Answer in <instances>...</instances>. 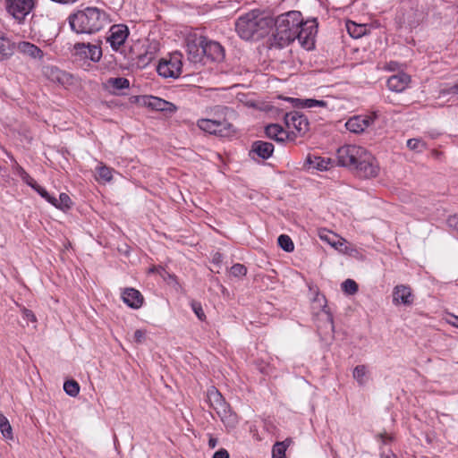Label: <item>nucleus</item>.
Wrapping results in <instances>:
<instances>
[{
  "mask_svg": "<svg viewBox=\"0 0 458 458\" xmlns=\"http://www.w3.org/2000/svg\"><path fill=\"white\" fill-rule=\"evenodd\" d=\"M273 26L276 29L274 39L279 47H284L297 40L306 50L314 48L318 33L316 20L304 21L300 12L291 11L277 16L274 20Z\"/></svg>",
  "mask_w": 458,
  "mask_h": 458,
  "instance_id": "f257e3e1",
  "label": "nucleus"
},
{
  "mask_svg": "<svg viewBox=\"0 0 458 458\" xmlns=\"http://www.w3.org/2000/svg\"><path fill=\"white\" fill-rule=\"evenodd\" d=\"M338 164L342 166L355 170L362 178H373L379 173V165L365 148L358 145H344L338 148Z\"/></svg>",
  "mask_w": 458,
  "mask_h": 458,
  "instance_id": "f03ea898",
  "label": "nucleus"
},
{
  "mask_svg": "<svg viewBox=\"0 0 458 458\" xmlns=\"http://www.w3.org/2000/svg\"><path fill=\"white\" fill-rule=\"evenodd\" d=\"M68 22L72 30L78 34H94L108 25L111 19L104 9L88 6L71 13Z\"/></svg>",
  "mask_w": 458,
  "mask_h": 458,
  "instance_id": "7ed1b4c3",
  "label": "nucleus"
},
{
  "mask_svg": "<svg viewBox=\"0 0 458 458\" xmlns=\"http://www.w3.org/2000/svg\"><path fill=\"white\" fill-rule=\"evenodd\" d=\"M274 19L259 10H253L241 15L235 22V30L245 39H253L265 37L270 31Z\"/></svg>",
  "mask_w": 458,
  "mask_h": 458,
  "instance_id": "20e7f679",
  "label": "nucleus"
},
{
  "mask_svg": "<svg viewBox=\"0 0 458 458\" xmlns=\"http://www.w3.org/2000/svg\"><path fill=\"white\" fill-rule=\"evenodd\" d=\"M182 58L178 52L171 54L168 58H163L157 68L158 74L164 78H178L182 73Z\"/></svg>",
  "mask_w": 458,
  "mask_h": 458,
  "instance_id": "39448f33",
  "label": "nucleus"
},
{
  "mask_svg": "<svg viewBox=\"0 0 458 458\" xmlns=\"http://www.w3.org/2000/svg\"><path fill=\"white\" fill-rule=\"evenodd\" d=\"M4 5L6 12L21 24L33 10L35 0H4Z\"/></svg>",
  "mask_w": 458,
  "mask_h": 458,
  "instance_id": "423d86ee",
  "label": "nucleus"
},
{
  "mask_svg": "<svg viewBox=\"0 0 458 458\" xmlns=\"http://www.w3.org/2000/svg\"><path fill=\"white\" fill-rule=\"evenodd\" d=\"M197 126L203 131L209 134L227 136L232 131V124L225 119H199Z\"/></svg>",
  "mask_w": 458,
  "mask_h": 458,
  "instance_id": "0eeeda50",
  "label": "nucleus"
},
{
  "mask_svg": "<svg viewBox=\"0 0 458 458\" xmlns=\"http://www.w3.org/2000/svg\"><path fill=\"white\" fill-rule=\"evenodd\" d=\"M129 34V29L125 24L112 25L107 32L106 42L117 52L123 47Z\"/></svg>",
  "mask_w": 458,
  "mask_h": 458,
  "instance_id": "6e6552de",
  "label": "nucleus"
},
{
  "mask_svg": "<svg viewBox=\"0 0 458 458\" xmlns=\"http://www.w3.org/2000/svg\"><path fill=\"white\" fill-rule=\"evenodd\" d=\"M202 54L213 61H221L225 56L223 47L216 41H202L200 48L196 47L193 53L194 61L200 60Z\"/></svg>",
  "mask_w": 458,
  "mask_h": 458,
  "instance_id": "1a4fd4ad",
  "label": "nucleus"
},
{
  "mask_svg": "<svg viewBox=\"0 0 458 458\" xmlns=\"http://www.w3.org/2000/svg\"><path fill=\"white\" fill-rule=\"evenodd\" d=\"M376 118L377 114L375 113L354 115L347 120L345 127L351 132L361 133L374 123Z\"/></svg>",
  "mask_w": 458,
  "mask_h": 458,
  "instance_id": "9d476101",
  "label": "nucleus"
},
{
  "mask_svg": "<svg viewBox=\"0 0 458 458\" xmlns=\"http://www.w3.org/2000/svg\"><path fill=\"white\" fill-rule=\"evenodd\" d=\"M284 123L288 129H294L299 134H304L309 130L307 117L298 111L287 113L284 116Z\"/></svg>",
  "mask_w": 458,
  "mask_h": 458,
  "instance_id": "9b49d317",
  "label": "nucleus"
},
{
  "mask_svg": "<svg viewBox=\"0 0 458 458\" xmlns=\"http://www.w3.org/2000/svg\"><path fill=\"white\" fill-rule=\"evenodd\" d=\"M74 48L77 55L95 63L98 62L102 57V49L100 46L96 44L78 43Z\"/></svg>",
  "mask_w": 458,
  "mask_h": 458,
  "instance_id": "f8f14e48",
  "label": "nucleus"
},
{
  "mask_svg": "<svg viewBox=\"0 0 458 458\" xmlns=\"http://www.w3.org/2000/svg\"><path fill=\"white\" fill-rule=\"evenodd\" d=\"M414 301V295L410 286L398 284L393 289V303L411 306Z\"/></svg>",
  "mask_w": 458,
  "mask_h": 458,
  "instance_id": "ddd939ff",
  "label": "nucleus"
},
{
  "mask_svg": "<svg viewBox=\"0 0 458 458\" xmlns=\"http://www.w3.org/2000/svg\"><path fill=\"white\" fill-rule=\"evenodd\" d=\"M410 82V75L404 72H400L389 77L386 85L391 91L400 93L408 88Z\"/></svg>",
  "mask_w": 458,
  "mask_h": 458,
  "instance_id": "4468645a",
  "label": "nucleus"
},
{
  "mask_svg": "<svg viewBox=\"0 0 458 458\" xmlns=\"http://www.w3.org/2000/svg\"><path fill=\"white\" fill-rule=\"evenodd\" d=\"M122 299L130 308L140 309L143 304V296L140 291L134 288H126L123 292Z\"/></svg>",
  "mask_w": 458,
  "mask_h": 458,
  "instance_id": "2eb2a0df",
  "label": "nucleus"
},
{
  "mask_svg": "<svg viewBox=\"0 0 458 458\" xmlns=\"http://www.w3.org/2000/svg\"><path fill=\"white\" fill-rule=\"evenodd\" d=\"M216 411L227 428H234L238 424V416L231 410L228 403L223 405L221 409H217Z\"/></svg>",
  "mask_w": 458,
  "mask_h": 458,
  "instance_id": "dca6fc26",
  "label": "nucleus"
},
{
  "mask_svg": "<svg viewBox=\"0 0 458 458\" xmlns=\"http://www.w3.org/2000/svg\"><path fill=\"white\" fill-rule=\"evenodd\" d=\"M145 105L157 111H165L168 113H174L177 110V107L170 102H167L157 97L149 96L145 100Z\"/></svg>",
  "mask_w": 458,
  "mask_h": 458,
  "instance_id": "f3484780",
  "label": "nucleus"
},
{
  "mask_svg": "<svg viewBox=\"0 0 458 458\" xmlns=\"http://www.w3.org/2000/svg\"><path fill=\"white\" fill-rule=\"evenodd\" d=\"M17 49L22 55L35 60H42L44 57L43 51L36 45L28 41L20 42L17 46Z\"/></svg>",
  "mask_w": 458,
  "mask_h": 458,
  "instance_id": "a211bd4d",
  "label": "nucleus"
},
{
  "mask_svg": "<svg viewBox=\"0 0 458 458\" xmlns=\"http://www.w3.org/2000/svg\"><path fill=\"white\" fill-rule=\"evenodd\" d=\"M251 151L262 159H267L274 152V145L270 142L257 140L252 144Z\"/></svg>",
  "mask_w": 458,
  "mask_h": 458,
  "instance_id": "6ab92c4d",
  "label": "nucleus"
},
{
  "mask_svg": "<svg viewBox=\"0 0 458 458\" xmlns=\"http://www.w3.org/2000/svg\"><path fill=\"white\" fill-rule=\"evenodd\" d=\"M319 237L322 241L327 242L329 243L332 247H334L335 250H339L342 253H348L349 248L346 245V242L343 238H338L335 234L330 233H320Z\"/></svg>",
  "mask_w": 458,
  "mask_h": 458,
  "instance_id": "aec40b11",
  "label": "nucleus"
},
{
  "mask_svg": "<svg viewBox=\"0 0 458 458\" xmlns=\"http://www.w3.org/2000/svg\"><path fill=\"white\" fill-rule=\"evenodd\" d=\"M266 135L274 140L283 142L288 138V132L279 124L272 123L266 127Z\"/></svg>",
  "mask_w": 458,
  "mask_h": 458,
  "instance_id": "412c9836",
  "label": "nucleus"
},
{
  "mask_svg": "<svg viewBox=\"0 0 458 458\" xmlns=\"http://www.w3.org/2000/svg\"><path fill=\"white\" fill-rule=\"evenodd\" d=\"M307 163L309 164L310 168L325 171L329 169L332 162L330 158H325L315 155H309L307 157Z\"/></svg>",
  "mask_w": 458,
  "mask_h": 458,
  "instance_id": "4be33fe9",
  "label": "nucleus"
},
{
  "mask_svg": "<svg viewBox=\"0 0 458 458\" xmlns=\"http://www.w3.org/2000/svg\"><path fill=\"white\" fill-rule=\"evenodd\" d=\"M446 96H449L446 102H455L458 101V83L457 84H448L443 86L437 95V98L440 99L442 98H445Z\"/></svg>",
  "mask_w": 458,
  "mask_h": 458,
  "instance_id": "5701e85b",
  "label": "nucleus"
},
{
  "mask_svg": "<svg viewBox=\"0 0 458 458\" xmlns=\"http://www.w3.org/2000/svg\"><path fill=\"white\" fill-rule=\"evenodd\" d=\"M208 400L210 407H212L215 411L221 409L223 405L227 403L223 395L215 387L208 389Z\"/></svg>",
  "mask_w": 458,
  "mask_h": 458,
  "instance_id": "b1692460",
  "label": "nucleus"
},
{
  "mask_svg": "<svg viewBox=\"0 0 458 458\" xmlns=\"http://www.w3.org/2000/svg\"><path fill=\"white\" fill-rule=\"evenodd\" d=\"M46 76L55 82L64 83L67 74L55 66H47L45 68Z\"/></svg>",
  "mask_w": 458,
  "mask_h": 458,
  "instance_id": "393cba45",
  "label": "nucleus"
},
{
  "mask_svg": "<svg viewBox=\"0 0 458 458\" xmlns=\"http://www.w3.org/2000/svg\"><path fill=\"white\" fill-rule=\"evenodd\" d=\"M346 30L349 35L353 38H360L367 32V28L365 25L358 24L354 21H347Z\"/></svg>",
  "mask_w": 458,
  "mask_h": 458,
  "instance_id": "a878e982",
  "label": "nucleus"
},
{
  "mask_svg": "<svg viewBox=\"0 0 458 458\" xmlns=\"http://www.w3.org/2000/svg\"><path fill=\"white\" fill-rule=\"evenodd\" d=\"M13 54L10 40L4 35H0V60L7 59Z\"/></svg>",
  "mask_w": 458,
  "mask_h": 458,
  "instance_id": "bb28decb",
  "label": "nucleus"
},
{
  "mask_svg": "<svg viewBox=\"0 0 458 458\" xmlns=\"http://www.w3.org/2000/svg\"><path fill=\"white\" fill-rule=\"evenodd\" d=\"M0 431L5 439L12 440L13 438L11 424L2 413H0Z\"/></svg>",
  "mask_w": 458,
  "mask_h": 458,
  "instance_id": "cd10ccee",
  "label": "nucleus"
},
{
  "mask_svg": "<svg viewBox=\"0 0 458 458\" xmlns=\"http://www.w3.org/2000/svg\"><path fill=\"white\" fill-rule=\"evenodd\" d=\"M53 200L51 204L62 210L70 208L72 205V200L66 193H61L58 199L54 197Z\"/></svg>",
  "mask_w": 458,
  "mask_h": 458,
  "instance_id": "c85d7f7f",
  "label": "nucleus"
},
{
  "mask_svg": "<svg viewBox=\"0 0 458 458\" xmlns=\"http://www.w3.org/2000/svg\"><path fill=\"white\" fill-rule=\"evenodd\" d=\"M107 83L109 86L116 89H124L130 87L129 81L123 77L110 78L108 79Z\"/></svg>",
  "mask_w": 458,
  "mask_h": 458,
  "instance_id": "c756f323",
  "label": "nucleus"
},
{
  "mask_svg": "<svg viewBox=\"0 0 458 458\" xmlns=\"http://www.w3.org/2000/svg\"><path fill=\"white\" fill-rule=\"evenodd\" d=\"M353 377L359 383V385H364L366 383L367 368L364 365H358L353 369Z\"/></svg>",
  "mask_w": 458,
  "mask_h": 458,
  "instance_id": "7c9ffc66",
  "label": "nucleus"
},
{
  "mask_svg": "<svg viewBox=\"0 0 458 458\" xmlns=\"http://www.w3.org/2000/svg\"><path fill=\"white\" fill-rule=\"evenodd\" d=\"M64 392L72 397H75L79 394L80 386L75 380H67L64 384Z\"/></svg>",
  "mask_w": 458,
  "mask_h": 458,
  "instance_id": "2f4dec72",
  "label": "nucleus"
},
{
  "mask_svg": "<svg viewBox=\"0 0 458 458\" xmlns=\"http://www.w3.org/2000/svg\"><path fill=\"white\" fill-rule=\"evenodd\" d=\"M286 448V441L276 443L272 450V458H285Z\"/></svg>",
  "mask_w": 458,
  "mask_h": 458,
  "instance_id": "473e14b6",
  "label": "nucleus"
},
{
  "mask_svg": "<svg viewBox=\"0 0 458 458\" xmlns=\"http://www.w3.org/2000/svg\"><path fill=\"white\" fill-rule=\"evenodd\" d=\"M277 242H278L279 246L284 250H285L287 252H291L294 249V244H293L292 239L288 235H286V234H281L278 237Z\"/></svg>",
  "mask_w": 458,
  "mask_h": 458,
  "instance_id": "72a5a7b5",
  "label": "nucleus"
},
{
  "mask_svg": "<svg viewBox=\"0 0 458 458\" xmlns=\"http://www.w3.org/2000/svg\"><path fill=\"white\" fill-rule=\"evenodd\" d=\"M342 290L349 295H353L358 292V284L352 279H346L342 283Z\"/></svg>",
  "mask_w": 458,
  "mask_h": 458,
  "instance_id": "f704fd0d",
  "label": "nucleus"
},
{
  "mask_svg": "<svg viewBox=\"0 0 458 458\" xmlns=\"http://www.w3.org/2000/svg\"><path fill=\"white\" fill-rule=\"evenodd\" d=\"M407 147L414 151L422 152L426 149V144L420 139H410L407 140Z\"/></svg>",
  "mask_w": 458,
  "mask_h": 458,
  "instance_id": "c9c22d12",
  "label": "nucleus"
},
{
  "mask_svg": "<svg viewBox=\"0 0 458 458\" xmlns=\"http://www.w3.org/2000/svg\"><path fill=\"white\" fill-rule=\"evenodd\" d=\"M295 101H298L301 103V106L302 107H306V108H313V107H317V106H320V107H325L327 106V103L323 100H316V99H304V100H300V99H295Z\"/></svg>",
  "mask_w": 458,
  "mask_h": 458,
  "instance_id": "e433bc0d",
  "label": "nucleus"
},
{
  "mask_svg": "<svg viewBox=\"0 0 458 458\" xmlns=\"http://www.w3.org/2000/svg\"><path fill=\"white\" fill-rule=\"evenodd\" d=\"M97 171L99 179L103 180L104 182H110L112 180L113 169L106 165H100L98 167Z\"/></svg>",
  "mask_w": 458,
  "mask_h": 458,
  "instance_id": "4c0bfd02",
  "label": "nucleus"
},
{
  "mask_svg": "<svg viewBox=\"0 0 458 458\" xmlns=\"http://www.w3.org/2000/svg\"><path fill=\"white\" fill-rule=\"evenodd\" d=\"M230 273L235 277H242L247 273V268L244 265L237 263L231 267Z\"/></svg>",
  "mask_w": 458,
  "mask_h": 458,
  "instance_id": "58836bf2",
  "label": "nucleus"
},
{
  "mask_svg": "<svg viewBox=\"0 0 458 458\" xmlns=\"http://www.w3.org/2000/svg\"><path fill=\"white\" fill-rule=\"evenodd\" d=\"M191 306V309H192L193 312L198 317V318L199 320L203 321L206 318V315L204 313V310L202 309V306H201L200 302L192 301Z\"/></svg>",
  "mask_w": 458,
  "mask_h": 458,
  "instance_id": "ea45409f",
  "label": "nucleus"
},
{
  "mask_svg": "<svg viewBox=\"0 0 458 458\" xmlns=\"http://www.w3.org/2000/svg\"><path fill=\"white\" fill-rule=\"evenodd\" d=\"M33 190H35L43 199H45L50 204L52 203V201H54L53 200L54 196L50 195L46 191V189H44L40 185L37 184L36 188H34Z\"/></svg>",
  "mask_w": 458,
  "mask_h": 458,
  "instance_id": "a19ab883",
  "label": "nucleus"
},
{
  "mask_svg": "<svg viewBox=\"0 0 458 458\" xmlns=\"http://www.w3.org/2000/svg\"><path fill=\"white\" fill-rule=\"evenodd\" d=\"M147 332L146 330L138 329L133 334V341L137 344H141L146 339Z\"/></svg>",
  "mask_w": 458,
  "mask_h": 458,
  "instance_id": "79ce46f5",
  "label": "nucleus"
},
{
  "mask_svg": "<svg viewBox=\"0 0 458 458\" xmlns=\"http://www.w3.org/2000/svg\"><path fill=\"white\" fill-rule=\"evenodd\" d=\"M21 179L32 189L36 188L38 184L37 182L28 173H26Z\"/></svg>",
  "mask_w": 458,
  "mask_h": 458,
  "instance_id": "37998d69",
  "label": "nucleus"
},
{
  "mask_svg": "<svg viewBox=\"0 0 458 458\" xmlns=\"http://www.w3.org/2000/svg\"><path fill=\"white\" fill-rule=\"evenodd\" d=\"M22 315H23L24 318H26L30 321H32V322L36 321V317H35L34 313L28 309H23Z\"/></svg>",
  "mask_w": 458,
  "mask_h": 458,
  "instance_id": "c03bdc74",
  "label": "nucleus"
},
{
  "mask_svg": "<svg viewBox=\"0 0 458 458\" xmlns=\"http://www.w3.org/2000/svg\"><path fill=\"white\" fill-rule=\"evenodd\" d=\"M213 458H229V454L225 449L222 448L214 454Z\"/></svg>",
  "mask_w": 458,
  "mask_h": 458,
  "instance_id": "a18cd8bd",
  "label": "nucleus"
},
{
  "mask_svg": "<svg viewBox=\"0 0 458 458\" xmlns=\"http://www.w3.org/2000/svg\"><path fill=\"white\" fill-rule=\"evenodd\" d=\"M15 173L21 178L27 173L21 165L18 164L15 165Z\"/></svg>",
  "mask_w": 458,
  "mask_h": 458,
  "instance_id": "49530a36",
  "label": "nucleus"
},
{
  "mask_svg": "<svg viewBox=\"0 0 458 458\" xmlns=\"http://www.w3.org/2000/svg\"><path fill=\"white\" fill-rule=\"evenodd\" d=\"M452 318H454V321L453 320H448L449 324H451L454 327H458V317L452 315Z\"/></svg>",
  "mask_w": 458,
  "mask_h": 458,
  "instance_id": "de8ad7c7",
  "label": "nucleus"
},
{
  "mask_svg": "<svg viewBox=\"0 0 458 458\" xmlns=\"http://www.w3.org/2000/svg\"><path fill=\"white\" fill-rule=\"evenodd\" d=\"M217 444V440L216 438H210L208 441V445L211 448H215Z\"/></svg>",
  "mask_w": 458,
  "mask_h": 458,
  "instance_id": "09e8293b",
  "label": "nucleus"
},
{
  "mask_svg": "<svg viewBox=\"0 0 458 458\" xmlns=\"http://www.w3.org/2000/svg\"><path fill=\"white\" fill-rule=\"evenodd\" d=\"M381 458H397V457L394 453L390 452L388 454H382Z\"/></svg>",
  "mask_w": 458,
  "mask_h": 458,
  "instance_id": "8fccbe9b",
  "label": "nucleus"
},
{
  "mask_svg": "<svg viewBox=\"0 0 458 458\" xmlns=\"http://www.w3.org/2000/svg\"><path fill=\"white\" fill-rule=\"evenodd\" d=\"M194 47H195V46H190V45L188 46V50H189V53H190V54L193 53V50H192V49H193Z\"/></svg>",
  "mask_w": 458,
  "mask_h": 458,
  "instance_id": "3c124183",
  "label": "nucleus"
},
{
  "mask_svg": "<svg viewBox=\"0 0 458 458\" xmlns=\"http://www.w3.org/2000/svg\"><path fill=\"white\" fill-rule=\"evenodd\" d=\"M217 109L219 111H226L227 110V107H225V106H217Z\"/></svg>",
  "mask_w": 458,
  "mask_h": 458,
  "instance_id": "603ef678",
  "label": "nucleus"
},
{
  "mask_svg": "<svg viewBox=\"0 0 458 458\" xmlns=\"http://www.w3.org/2000/svg\"><path fill=\"white\" fill-rule=\"evenodd\" d=\"M445 106V104H439V105H437V106H438V107H443V106Z\"/></svg>",
  "mask_w": 458,
  "mask_h": 458,
  "instance_id": "864d4df0",
  "label": "nucleus"
},
{
  "mask_svg": "<svg viewBox=\"0 0 458 458\" xmlns=\"http://www.w3.org/2000/svg\"><path fill=\"white\" fill-rule=\"evenodd\" d=\"M411 2H417V0H410Z\"/></svg>",
  "mask_w": 458,
  "mask_h": 458,
  "instance_id": "5fc2aeb1",
  "label": "nucleus"
}]
</instances>
